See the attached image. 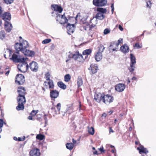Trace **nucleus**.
Wrapping results in <instances>:
<instances>
[{
	"mask_svg": "<svg viewBox=\"0 0 156 156\" xmlns=\"http://www.w3.org/2000/svg\"><path fill=\"white\" fill-rule=\"evenodd\" d=\"M73 54L70 52H69L67 54V56L68 59H67L66 62L69 61V60H70L71 58H73Z\"/></svg>",
	"mask_w": 156,
	"mask_h": 156,
	"instance_id": "obj_35",
	"label": "nucleus"
},
{
	"mask_svg": "<svg viewBox=\"0 0 156 156\" xmlns=\"http://www.w3.org/2000/svg\"><path fill=\"white\" fill-rule=\"evenodd\" d=\"M71 78V76L69 74H67L65 76L64 80L66 82H68L69 81Z\"/></svg>",
	"mask_w": 156,
	"mask_h": 156,
	"instance_id": "obj_39",
	"label": "nucleus"
},
{
	"mask_svg": "<svg viewBox=\"0 0 156 156\" xmlns=\"http://www.w3.org/2000/svg\"><path fill=\"white\" fill-rule=\"evenodd\" d=\"M7 51L8 52H9V56H10L12 54V51L9 49H7Z\"/></svg>",
	"mask_w": 156,
	"mask_h": 156,
	"instance_id": "obj_52",
	"label": "nucleus"
},
{
	"mask_svg": "<svg viewBox=\"0 0 156 156\" xmlns=\"http://www.w3.org/2000/svg\"><path fill=\"white\" fill-rule=\"evenodd\" d=\"M104 94L100 93H96L94 95V99L97 102L99 103L101 101H103Z\"/></svg>",
	"mask_w": 156,
	"mask_h": 156,
	"instance_id": "obj_11",
	"label": "nucleus"
},
{
	"mask_svg": "<svg viewBox=\"0 0 156 156\" xmlns=\"http://www.w3.org/2000/svg\"><path fill=\"white\" fill-rule=\"evenodd\" d=\"M5 26L6 31L8 32H10L12 28V24L6 21Z\"/></svg>",
	"mask_w": 156,
	"mask_h": 156,
	"instance_id": "obj_18",
	"label": "nucleus"
},
{
	"mask_svg": "<svg viewBox=\"0 0 156 156\" xmlns=\"http://www.w3.org/2000/svg\"><path fill=\"white\" fill-rule=\"evenodd\" d=\"M92 52V50L90 49H87L84 51L83 52V58H85L86 59L88 55H89Z\"/></svg>",
	"mask_w": 156,
	"mask_h": 156,
	"instance_id": "obj_24",
	"label": "nucleus"
},
{
	"mask_svg": "<svg viewBox=\"0 0 156 156\" xmlns=\"http://www.w3.org/2000/svg\"><path fill=\"white\" fill-rule=\"evenodd\" d=\"M80 13H78L77 15L76 16V18H78L79 16H80Z\"/></svg>",
	"mask_w": 156,
	"mask_h": 156,
	"instance_id": "obj_63",
	"label": "nucleus"
},
{
	"mask_svg": "<svg viewBox=\"0 0 156 156\" xmlns=\"http://www.w3.org/2000/svg\"><path fill=\"white\" fill-rule=\"evenodd\" d=\"M30 156H40V152L38 148L33 149L30 152Z\"/></svg>",
	"mask_w": 156,
	"mask_h": 156,
	"instance_id": "obj_14",
	"label": "nucleus"
},
{
	"mask_svg": "<svg viewBox=\"0 0 156 156\" xmlns=\"http://www.w3.org/2000/svg\"><path fill=\"white\" fill-rule=\"evenodd\" d=\"M25 137L24 136L23 138H21V137H18L17 140L18 141H23L25 139Z\"/></svg>",
	"mask_w": 156,
	"mask_h": 156,
	"instance_id": "obj_51",
	"label": "nucleus"
},
{
	"mask_svg": "<svg viewBox=\"0 0 156 156\" xmlns=\"http://www.w3.org/2000/svg\"><path fill=\"white\" fill-rule=\"evenodd\" d=\"M61 107V105L60 103H58L56 105V108L58 110V111H56L55 108H52V110L53 111H54L55 112V114L53 115V116L54 117L55 116V115H57L60 113L59 111L60 110Z\"/></svg>",
	"mask_w": 156,
	"mask_h": 156,
	"instance_id": "obj_26",
	"label": "nucleus"
},
{
	"mask_svg": "<svg viewBox=\"0 0 156 156\" xmlns=\"http://www.w3.org/2000/svg\"><path fill=\"white\" fill-rule=\"evenodd\" d=\"M121 51L124 53L128 52L129 51V47L126 44H124L120 47Z\"/></svg>",
	"mask_w": 156,
	"mask_h": 156,
	"instance_id": "obj_23",
	"label": "nucleus"
},
{
	"mask_svg": "<svg viewBox=\"0 0 156 156\" xmlns=\"http://www.w3.org/2000/svg\"><path fill=\"white\" fill-rule=\"evenodd\" d=\"M111 132L113 133L114 131L111 128H110L109 133H110Z\"/></svg>",
	"mask_w": 156,
	"mask_h": 156,
	"instance_id": "obj_59",
	"label": "nucleus"
},
{
	"mask_svg": "<svg viewBox=\"0 0 156 156\" xmlns=\"http://www.w3.org/2000/svg\"><path fill=\"white\" fill-rule=\"evenodd\" d=\"M105 49V47L102 45H100L99 48V51L98 52H100L102 53L103 52Z\"/></svg>",
	"mask_w": 156,
	"mask_h": 156,
	"instance_id": "obj_42",
	"label": "nucleus"
},
{
	"mask_svg": "<svg viewBox=\"0 0 156 156\" xmlns=\"http://www.w3.org/2000/svg\"><path fill=\"white\" fill-rule=\"evenodd\" d=\"M24 103H18V105L16 107V109L18 111L23 110L24 108Z\"/></svg>",
	"mask_w": 156,
	"mask_h": 156,
	"instance_id": "obj_30",
	"label": "nucleus"
},
{
	"mask_svg": "<svg viewBox=\"0 0 156 156\" xmlns=\"http://www.w3.org/2000/svg\"><path fill=\"white\" fill-rule=\"evenodd\" d=\"M130 55V68H129V69L130 72H132L134 70L135 68V64L136 63V58L133 54L131 53Z\"/></svg>",
	"mask_w": 156,
	"mask_h": 156,
	"instance_id": "obj_4",
	"label": "nucleus"
},
{
	"mask_svg": "<svg viewBox=\"0 0 156 156\" xmlns=\"http://www.w3.org/2000/svg\"><path fill=\"white\" fill-rule=\"evenodd\" d=\"M66 28L67 30V33L69 35H71V33H73L74 30V25H71L68 23L66 26Z\"/></svg>",
	"mask_w": 156,
	"mask_h": 156,
	"instance_id": "obj_15",
	"label": "nucleus"
},
{
	"mask_svg": "<svg viewBox=\"0 0 156 156\" xmlns=\"http://www.w3.org/2000/svg\"><path fill=\"white\" fill-rule=\"evenodd\" d=\"M107 3L106 0H93V3L95 5L98 6H103Z\"/></svg>",
	"mask_w": 156,
	"mask_h": 156,
	"instance_id": "obj_8",
	"label": "nucleus"
},
{
	"mask_svg": "<svg viewBox=\"0 0 156 156\" xmlns=\"http://www.w3.org/2000/svg\"><path fill=\"white\" fill-rule=\"evenodd\" d=\"M59 92L56 90H50V96L51 98H56L59 95Z\"/></svg>",
	"mask_w": 156,
	"mask_h": 156,
	"instance_id": "obj_17",
	"label": "nucleus"
},
{
	"mask_svg": "<svg viewBox=\"0 0 156 156\" xmlns=\"http://www.w3.org/2000/svg\"><path fill=\"white\" fill-rule=\"evenodd\" d=\"M44 138V136L41 134L37 135L36 136L37 139L41 140H43Z\"/></svg>",
	"mask_w": 156,
	"mask_h": 156,
	"instance_id": "obj_41",
	"label": "nucleus"
},
{
	"mask_svg": "<svg viewBox=\"0 0 156 156\" xmlns=\"http://www.w3.org/2000/svg\"><path fill=\"white\" fill-rule=\"evenodd\" d=\"M97 11L98 12L104 14L106 12H107V9L105 8H104L101 7H98L97 9Z\"/></svg>",
	"mask_w": 156,
	"mask_h": 156,
	"instance_id": "obj_29",
	"label": "nucleus"
},
{
	"mask_svg": "<svg viewBox=\"0 0 156 156\" xmlns=\"http://www.w3.org/2000/svg\"><path fill=\"white\" fill-rule=\"evenodd\" d=\"M74 145L72 143H67L66 144V147L70 150H71L74 147Z\"/></svg>",
	"mask_w": 156,
	"mask_h": 156,
	"instance_id": "obj_33",
	"label": "nucleus"
},
{
	"mask_svg": "<svg viewBox=\"0 0 156 156\" xmlns=\"http://www.w3.org/2000/svg\"><path fill=\"white\" fill-rule=\"evenodd\" d=\"M125 87V84L120 83L115 85V89L116 91L121 92L124 91Z\"/></svg>",
	"mask_w": 156,
	"mask_h": 156,
	"instance_id": "obj_12",
	"label": "nucleus"
},
{
	"mask_svg": "<svg viewBox=\"0 0 156 156\" xmlns=\"http://www.w3.org/2000/svg\"><path fill=\"white\" fill-rule=\"evenodd\" d=\"M83 84V81L81 77H78L77 79V85L78 87L81 86Z\"/></svg>",
	"mask_w": 156,
	"mask_h": 156,
	"instance_id": "obj_38",
	"label": "nucleus"
},
{
	"mask_svg": "<svg viewBox=\"0 0 156 156\" xmlns=\"http://www.w3.org/2000/svg\"><path fill=\"white\" fill-rule=\"evenodd\" d=\"M110 30L108 28L105 29L104 31V34L105 35L107 34L110 33Z\"/></svg>",
	"mask_w": 156,
	"mask_h": 156,
	"instance_id": "obj_45",
	"label": "nucleus"
},
{
	"mask_svg": "<svg viewBox=\"0 0 156 156\" xmlns=\"http://www.w3.org/2000/svg\"><path fill=\"white\" fill-rule=\"evenodd\" d=\"M5 2L7 4H10L12 3L13 0H4Z\"/></svg>",
	"mask_w": 156,
	"mask_h": 156,
	"instance_id": "obj_48",
	"label": "nucleus"
},
{
	"mask_svg": "<svg viewBox=\"0 0 156 156\" xmlns=\"http://www.w3.org/2000/svg\"><path fill=\"white\" fill-rule=\"evenodd\" d=\"M123 41V39L122 38H120L118 41V43L115 42L111 43L109 47L110 49H112L113 51L116 50V49L118 47V45L120 43H122Z\"/></svg>",
	"mask_w": 156,
	"mask_h": 156,
	"instance_id": "obj_9",
	"label": "nucleus"
},
{
	"mask_svg": "<svg viewBox=\"0 0 156 156\" xmlns=\"http://www.w3.org/2000/svg\"><path fill=\"white\" fill-rule=\"evenodd\" d=\"M5 36L4 32L3 31H1L0 32V39H3Z\"/></svg>",
	"mask_w": 156,
	"mask_h": 156,
	"instance_id": "obj_44",
	"label": "nucleus"
},
{
	"mask_svg": "<svg viewBox=\"0 0 156 156\" xmlns=\"http://www.w3.org/2000/svg\"><path fill=\"white\" fill-rule=\"evenodd\" d=\"M9 70H8V71H7V72H6L5 73V74L6 75H8V74H9Z\"/></svg>",
	"mask_w": 156,
	"mask_h": 156,
	"instance_id": "obj_60",
	"label": "nucleus"
},
{
	"mask_svg": "<svg viewBox=\"0 0 156 156\" xmlns=\"http://www.w3.org/2000/svg\"><path fill=\"white\" fill-rule=\"evenodd\" d=\"M137 149L139 151V152L140 154L142 153L147 154L148 153V151L147 149L144 148L143 146H140L138 147Z\"/></svg>",
	"mask_w": 156,
	"mask_h": 156,
	"instance_id": "obj_22",
	"label": "nucleus"
},
{
	"mask_svg": "<svg viewBox=\"0 0 156 156\" xmlns=\"http://www.w3.org/2000/svg\"><path fill=\"white\" fill-rule=\"evenodd\" d=\"M51 41V40L50 39H47L44 40L42 41L43 44H46L50 42Z\"/></svg>",
	"mask_w": 156,
	"mask_h": 156,
	"instance_id": "obj_43",
	"label": "nucleus"
},
{
	"mask_svg": "<svg viewBox=\"0 0 156 156\" xmlns=\"http://www.w3.org/2000/svg\"><path fill=\"white\" fill-rule=\"evenodd\" d=\"M107 115V114H106V113H104L102 114V117H105V118L106 117Z\"/></svg>",
	"mask_w": 156,
	"mask_h": 156,
	"instance_id": "obj_56",
	"label": "nucleus"
},
{
	"mask_svg": "<svg viewBox=\"0 0 156 156\" xmlns=\"http://www.w3.org/2000/svg\"><path fill=\"white\" fill-rule=\"evenodd\" d=\"M98 150L101 152H104V151L103 149V147H101L100 148L98 149Z\"/></svg>",
	"mask_w": 156,
	"mask_h": 156,
	"instance_id": "obj_54",
	"label": "nucleus"
},
{
	"mask_svg": "<svg viewBox=\"0 0 156 156\" xmlns=\"http://www.w3.org/2000/svg\"><path fill=\"white\" fill-rule=\"evenodd\" d=\"M119 28L121 31H123V28L120 25L119 26Z\"/></svg>",
	"mask_w": 156,
	"mask_h": 156,
	"instance_id": "obj_55",
	"label": "nucleus"
},
{
	"mask_svg": "<svg viewBox=\"0 0 156 156\" xmlns=\"http://www.w3.org/2000/svg\"><path fill=\"white\" fill-rule=\"evenodd\" d=\"M151 6V3L150 1H148L147 2V6L149 8H150Z\"/></svg>",
	"mask_w": 156,
	"mask_h": 156,
	"instance_id": "obj_49",
	"label": "nucleus"
},
{
	"mask_svg": "<svg viewBox=\"0 0 156 156\" xmlns=\"http://www.w3.org/2000/svg\"><path fill=\"white\" fill-rule=\"evenodd\" d=\"M19 62L17 66L18 70L21 72H26L29 68L28 65L25 62V61L23 62Z\"/></svg>",
	"mask_w": 156,
	"mask_h": 156,
	"instance_id": "obj_3",
	"label": "nucleus"
},
{
	"mask_svg": "<svg viewBox=\"0 0 156 156\" xmlns=\"http://www.w3.org/2000/svg\"><path fill=\"white\" fill-rule=\"evenodd\" d=\"M72 140H73V144H76V140H75L73 139Z\"/></svg>",
	"mask_w": 156,
	"mask_h": 156,
	"instance_id": "obj_57",
	"label": "nucleus"
},
{
	"mask_svg": "<svg viewBox=\"0 0 156 156\" xmlns=\"http://www.w3.org/2000/svg\"><path fill=\"white\" fill-rule=\"evenodd\" d=\"M108 146V147H111V148H114V146L112 145H106V146Z\"/></svg>",
	"mask_w": 156,
	"mask_h": 156,
	"instance_id": "obj_58",
	"label": "nucleus"
},
{
	"mask_svg": "<svg viewBox=\"0 0 156 156\" xmlns=\"http://www.w3.org/2000/svg\"><path fill=\"white\" fill-rule=\"evenodd\" d=\"M80 58H83V56L80 54L79 52H76L75 54H73V58L75 60H76L79 62H80Z\"/></svg>",
	"mask_w": 156,
	"mask_h": 156,
	"instance_id": "obj_19",
	"label": "nucleus"
},
{
	"mask_svg": "<svg viewBox=\"0 0 156 156\" xmlns=\"http://www.w3.org/2000/svg\"><path fill=\"white\" fill-rule=\"evenodd\" d=\"M93 154H98V151H95L93 152Z\"/></svg>",
	"mask_w": 156,
	"mask_h": 156,
	"instance_id": "obj_64",
	"label": "nucleus"
},
{
	"mask_svg": "<svg viewBox=\"0 0 156 156\" xmlns=\"http://www.w3.org/2000/svg\"><path fill=\"white\" fill-rule=\"evenodd\" d=\"M51 7L54 11L52 12V14H55L56 15L58 13H61L63 10L61 7L57 5H51Z\"/></svg>",
	"mask_w": 156,
	"mask_h": 156,
	"instance_id": "obj_5",
	"label": "nucleus"
},
{
	"mask_svg": "<svg viewBox=\"0 0 156 156\" xmlns=\"http://www.w3.org/2000/svg\"><path fill=\"white\" fill-rule=\"evenodd\" d=\"M44 84L46 88L52 89L54 88V85L52 80L45 81L44 82Z\"/></svg>",
	"mask_w": 156,
	"mask_h": 156,
	"instance_id": "obj_13",
	"label": "nucleus"
},
{
	"mask_svg": "<svg viewBox=\"0 0 156 156\" xmlns=\"http://www.w3.org/2000/svg\"><path fill=\"white\" fill-rule=\"evenodd\" d=\"M50 77L51 75L48 72L45 73L44 75V78L46 79L47 81L51 80L50 79Z\"/></svg>",
	"mask_w": 156,
	"mask_h": 156,
	"instance_id": "obj_36",
	"label": "nucleus"
},
{
	"mask_svg": "<svg viewBox=\"0 0 156 156\" xmlns=\"http://www.w3.org/2000/svg\"><path fill=\"white\" fill-rule=\"evenodd\" d=\"M10 59L15 62H23L25 60V58L19 55V53L18 52L14 53Z\"/></svg>",
	"mask_w": 156,
	"mask_h": 156,
	"instance_id": "obj_2",
	"label": "nucleus"
},
{
	"mask_svg": "<svg viewBox=\"0 0 156 156\" xmlns=\"http://www.w3.org/2000/svg\"><path fill=\"white\" fill-rule=\"evenodd\" d=\"M134 47H136V48L138 49L141 48L142 46L140 45L139 43H136L134 45Z\"/></svg>",
	"mask_w": 156,
	"mask_h": 156,
	"instance_id": "obj_47",
	"label": "nucleus"
},
{
	"mask_svg": "<svg viewBox=\"0 0 156 156\" xmlns=\"http://www.w3.org/2000/svg\"><path fill=\"white\" fill-rule=\"evenodd\" d=\"M25 81L24 76L21 74H18L16 75L15 79V82L18 85L22 84Z\"/></svg>",
	"mask_w": 156,
	"mask_h": 156,
	"instance_id": "obj_6",
	"label": "nucleus"
},
{
	"mask_svg": "<svg viewBox=\"0 0 156 156\" xmlns=\"http://www.w3.org/2000/svg\"><path fill=\"white\" fill-rule=\"evenodd\" d=\"M29 67L31 70L34 72H36L38 68V64L34 61H32L30 62Z\"/></svg>",
	"mask_w": 156,
	"mask_h": 156,
	"instance_id": "obj_10",
	"label": "nucleus"
},
{
	"mask_svg": "<svg viewBox=\"0 0 156 156\" xmlns=\"http://www.w3.org/2000/svg\"><path fill=\"white\" fill-rule=\"evenodd\" d=\"M3 18V19L5 20V21L6 20H10L11 19V15L10 13H8L7 12H5L3 14H2V16Z\"/></svg>",
	"mask_w": 156,
	"mask_h": 156,
	"instance_id": "obj_20",
	"label": "nucleus"
},
{
	"mask_svg": "<svg viewBox=\"0 0 156 156\" xmlns=\"http://www.w3.org/2000/svg\"><path fill=\"white\" fill-rule=\"evenodd\" d=\"M20 43H16L15 45L16 50L17 51H20L25 55L32 57L35 54L34 51L27 49L29 47L28 42L24 40L21 37H19Z\"/></svg>",
	"mask_w": 156,
	"mask_h": 156,
	"instance_id": "obj_1",
	"label": "nucleus"
},
{
	"mask_svg": "<svg viewBox=\"0 0 156 156\" xmlns=\"http://www.w3.org/2000/svg\"><path fill=\"white\" fill-rule=\"evenodd\" d=\"M65 16V14L63 15H61L60 13H58L56 15V20L57 21H60L62 18Z\"/></svg>",
	"mask_w": 156,
	"mask_h": 156,
	"instance_id": "obj_32",
	"label": "nucleus"
},
{
	"mask_svg": "<svg viewBox=\"0 0 156 156\" xmlns=\"http://www.w3.org/2000/svg\"><path fill=\"white\" fill-rule=\"evenodd\" d=\"M98 67L96 65L91 64L90 68H89V70H91L93 74H94L97 72Z\"/></svg>",
	"mask_w": 156,
	"mask_h": 156,
	"instance_id": "obj_21",
	"label": "nucleus"
},
{
	"mask_svg": "<svg viewBox=\"0 0 156 156\" xmlns=\"http://www.w3.org/2000/svg\"><path fill=\"white\" fill-rule=\"evenodd\" d=\"M3 119H0V128H1L3 126Z\"/></svg>",
	"mask_w": 156,
	"mask_h": 156,
	"instance_id": "obj_50",
	"label": "nucleus"
},
{
	"mask_svg": "<svg viewBox=\"0 0 156 156\" xmlns=\"http://www.w3.org/2000/svg\"><path fill=\"white\" fill-rule=\"evenodd\" d=\"M114 98L112 96L108 94L104 95L103 102L107 105H109L112 102Z\"/></svg>",
	"mask_w": 156,
	"mask_h": 156,
	"instance_id": "obj_7",
	"label": "nucleus"
},
{
	"mask_svg": "<svg viewBox=\"0 0 156 156\" xmlns=\"http://www.w3.org/2000/svg\"><path fill=\"white\" fill-rule=\"evenodd\" d=\"M58 85L59 87L63 89L66 88V86L62 82H58Z\"/></svg>",
	"mask_w": 156,
	"mask_h": 156,
	"instance_id": "obj_31",
	"label": "nucleus"
},
{
	"mask_svg": "<svg viewBox=\"0 0 156 156\" xmlns=\"http://www.w3.org/2000/svg\"><path fill=\"white\" fill-rule=\"evenodd\" d=\"M94 21H95V22L94 23H93L90 26V28L94 27L96 25L97 23V20L94 18L91 20L90 23H91L92 22H94Z\"/></svg>",
	"mask_w": 156,
	"mask_h": 156,
	"instance_id": "obj_34",
	"label": "nucleus"
},
{
	"mask_svg": "<svg viewBox=\"0 0 156 156\" xmlns=\"http://www.w3.org/2000/svg\"><path fill=\"white\" fill-rule=\"evenodd\" d=\"M3 11L2 9V8L0 6V17L2 16Z\"/></svg>",
	"mask_w": 156,
	"mask_h": 156,
	"instance_id": "obj_53",
	"label": "nucleus"
},
{
	"mask_svg": "<svg viewBox=\"0 0 156 156\" xmlns=\"http://www.w3.org/2000/svg\"><path fill=\"white\" fill-rule=\"evenodd\" d=\"M102 54L100 52H98L95 56V59L97 61H99L102 58Z\"/></svg>",
	"mask_w": 156,
	"mask_h": 156,
	"instance_id": "obj_27",
	"label": "nucleus"
},
{
	"mask_svg": "<svg viewBox=\"0 0 156 156\" xmlns=\"http://www.w3.org/2000/svg\"><path fill=\"white\" fill-rule=\"evenodd\" d=\"M60 23L61 24H64L65 23H66L68 21V20L67 18L65 16L64 17L62 18L60 21Z\"/></svg>",
	"mask_w": 156,
	"mask_h": 156,
	"instance_id": "obj_37",
	"label": "nucleus"
},
{
	"mask_svg": "<svg viewBox=\"0 0 156 156\" xmlns=\"http://www.w3.org/2000/svg\"><path fill=\"white\" fill-rule=\"evenodd\" d=\"M17 91L18 96H24L26 94V90L24 87H20L18 88Z\"/></svg>",
	"mask_w": 156,
	"mask_h": 156,
	"instance_id": "obj_16",
	"label": "nucleus"
},
{
	"mask_svg": "<svg viewBox=\"0 0 156 156\" xmlns=\"http://www.w3.org/2000/svg\"><path fill=\"white\" fill-rule=\"evenodd\" d=\"M28 119L29 120H32V116H29L28 117Z\"/></svg>",
	"mask_w": 156,
	"mask_h": 156,
	"instance_id": "obj_61",
	"label": "nucleus"
},
{
	"mask_svg": "<svg viewBox=\"0 0 156 156\" xmlns=\"http://www.w3.org/2000/svg\"><path fill=\"white\" fill-rule=\"evenodd\" d=\"M17 100L18 103H25L26 102V99L25 96H18Z\"/></svg>",
	"mask_w": 156,
	"mask_h": 156,
	"instance_id": "obj_25",
	"label": "nucleus"
},
{
	"mask_svg": "<svg viewBox=\"0 0 156 156\" xmlns=\"http://www.w3.org/2000/svg\"><path fill=\"white\" fill-rule=\"evenodd\" d=\"M111 7L112 9L114 8L113 3L112 4L111 6Z\"/></svg>",
	"mask_w": 156,
	"mask_h": 156,
	"instance_id": "obj_62",
	"label": "nucleus"
},
{
	"mask_svg": "<svg viewBox=\"0 0 156 156\" xmlns=\"http://www.w3.org/2000/svg\"><path fill=\"white\" fill-rule=\"evenodd\" d=\"M88 132L91 135H93L94 133V128L93 127H91L88 129Z\"/></svg>",
	"mask_w": 156,
	"mask_h": 156,
	"instance_id": "obj_40",
	"label": "nucleus"
},
{
	"mask_svg": "<svg viewBox=\"0 0 156 156\" xmlns=\"http://www.w3.org/2000/svg\"><path fill=\"white\" fill-rule=\"evenodd\" d=\"M37 112L38 111L34 110L31 112L30 114L32 116H34L35 115Z\"/></svg>",
	"mask_w": 156,
	"mask_h": 156,
	"instance_id": "obj_46",
	"label": "nucleus"
},
{
	"mask_svg": "<svg viewBox=\"0 0 156 156\" xmlns=\"http://www.w3.org/2000/svg\"><path fill=\"white\" fill-rule=\"evenodd\" d=\"M105 15L104 14L98 12L95 16V18L96 19H98L100 20H102L104 19L105 17Z\"/></svg>",
	"mask_w": 156,
	"mask_h": 156,
	"instance_id": "obj_28",
	"label": "nucleus"
}]
</instances>
